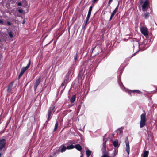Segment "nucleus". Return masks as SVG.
<instances>
[{
	"label": "nucleus",
	"instance_id": "e433bc0d",
	"mask_svg": "<svg viewBox=\"0 0 157 157\" xmlns=\"http://www.w3.org/2000/svg\"><path fill=\"white\" fill-rule=\"evenodd\" d=\"M7 24L9 25H11V23L10 22H7Z\"/></svg>",
	"mask_w": 157,
	"mask_h": 157
},
{
	"label": "nucleus",
	"instance_id": "a878e982",
	"mask_svg": "<svg viewBox=\"0 0 157 157\" xmlns=\"http://www.w3.org/2000/svg\"><path fill=\"white\" fill-rule=\"evenodd\" d=\"M8 34H9V36L11 38H12L13 37V34L12 33V32H9L8 33Z\"/></svg>",
	"mask_w": 157,
	"mask_h": 157
},
{
	"label": "nucleus",
	"instance_id": "bb28decb",
	"mask_svg": "<svg viewBox=\"0 0 157 157\" xmlns=\"http://www.w3.org/2000/svg\"><path fill=\"white\" fill-rule=\"evenodd\" d=\"M77 56H78V54H77V53H76V54L75 55V56H74V60L76 61L77 60Z\"/></svg>",
	"mask_w": 157,
	"mask_h": 157
},
{
	"label": "nucleus",
	"instance_id": "f3484780",
	"mask_svg": "<svg viewBox=\"0 0 157 157\" xmlns=\"http://www.w3.org/2000/svg\"><path fill=\"white\" fill-rule=\"evenodd\" d=\"M75 99L76 96L75 95H73L70 99L71 102L72 103H73L75 101Z\"/></svg>",
	"mask_w": 157,
	"mask_h": 157
},
{
	"label": "nucleus",
	"instance_id": "7ed1b4c3",
	"mask_svg": "<svg viewBox=\"0 0 157 157\" xmlns=\"http://www.w3.org/2000/svg\"><path fill=\"white\" fill-rule=\"evenodd\" d=\"M146 114L145 113L142 114L140 116V127L142 128L146 124Z\"/></svg>",
	"mask_w": 157,
	"mask_h": 157
},
{
	"label": "nucleus",
	"instance_id": "dca6fc26",
	"mask_svg": "<svg viewBox=\"0 0 157 157\" xmlns=\"http://www.w3.org/2000/svg\"><path fill=\"white\" fill-rule=\"evenodd\" d=\"M74 148L79 151H81L82 149L81 147L79 144H78L75 146H74Z\"/></svg>",
	"mask_w": 157,
	"mask_h": 157
},
{
	"label": "nucleus",
	"instance_id": "b1692460",
	"mask_svg": "<svg viewBox=\"0 0 157 157\" xmlns=\"http://www.w3.org/2000/svg\"><path fill=\"white\" fill-rule=\"evenodd\" d=\"M58 126V122L57 121L56 123L55 126V128H54V130L55 131H56L57 129Z\"/></svg>",
	"mask_w": 157,
	"mask_h": 157
},
{
	"label": "nucleus",
	"instance_id": "f704fd0d",
	"mask_svg": "<svg viewBox=\"0 0 157 157\" xmlns=\"http://www.w3.org/2000/svg\"><path fill=\"white\" fill-rule=\"evenodd\" d=\"M17 5L19 6H21L22 5V4L21 2H19L17 3Z\"/></svg>",
	"mask_w": 157,
	"mask_h": 157
},
{
	"label": "nucleus",
	"instance_id": "aec40b11",
	"mask_svg": "<svg viewBox=\"0 0 157 157\" xmlns=\"http://www.w3.org/2000/svg\"><path fill=\"white\" fill-rule=\"evenodd\" d=\"M91 154V151L89 150H87L86 151V154L87 157H89Z\"/></svg>",
	"mask_w": 157,
	"mask_h": 157
},
{
	"label": "nucleus",
	"instance_id": "c756f323",
	"mask_svg": "<svg viewBox=\"0 0 157 157\" xmlns=\"http://www.w3.org/2000/svg\"><path fill=\"white\" fill-rule=\"evenodd\" d=\"M89 19L86 18V21H85V25H86V24L87 23V22L89 21Z\"/></svg>",
	"mask_w": 157,
	"mask_h": 157
},
{
	"label": "nucleus",
	"instance_id": "7c9ffc66",
	"mask_svg": "<svg viewBox=\"0 0 157 157\" xmlns=\"http://www.w3.org/2000/svg\"><path fill=\"white\" fill-rule=\"evenodd\" d=\"M67 84H65V83L64 82L62 83L61 85V87L62 86H64L65 85H66Z\"/></svg>",
	"mask_w": 157,
	"mask_h": 157
},
{
	"label": "nucleus",
	"instance_id": "ddd939ff",
	"mask_svg": "<svg viewBox=\"0 0 157 157\" xmlns=\"http://www.w3.org/2000/svg\"><path fill=\"white\" fill-rule=\"evenodd\" d=\"M113 146L115 147V148H117L119 147L120 146V143L118 142V140L117 139L115 140L113 142Z\"/></svg>",
	"mask_w": 157,
	"mask_h": 157
},
{
	"label": "nucleus",
	"instance_id": "37998d69",
	"mask_svg": "<svg viewBox=\"0 0 157 157\" xmlns=\"http://www.w3.org/2000/svg\"><path fill=\"white\" fill-rule=\"evenodd\" d=\"M1 41V39H0V42Z\"/></svg>",
	"mask_w": 157,
	"mask_h": 157
},
{
	"label": "nucleus",
	"instance_id": "4468645a",
	"mask_svg": "<svg viewBox=\"0 0 157 157\" xmlns=\"http://www.w3.org/2000/svg\"><path fill=\"white\" fill-rule=\"evenodd\" d=\"M30 61H29L28 63L27 64L26 67H23L21 69V71L24 73L25 71L29 67L30 65Z\"/></svg>",
	"mask_w": 157,
	"mask_h": 157
},
{
	"label": "nucleus",
	"instance_id": "72a5a7b5",
	"mask_svg": "<svg viewBox=\"0 0 157 157\" xmlns=\"http://www.w3.org/2000/svg\"><path fill=\"white\" fill-rule=\"evenodd\" d=\"M90 15H87V16L86 17V18L89 19L90 18Z\"/></svg>",
	"mask_w": 157,
	"mask_h": 157
},
{
	"label": "nucleus",
	"instance_id": "4c0bfd02",
	"mask_svg": "<svg viewBox=\"0 0 157 157\" xmlns=\"http://www.w3.org/2000/svg\"><path fill=\"white\" fill-rule=\"evenodd\" d=\"M98 47L100 48V51H101V48H100V47H99V46H98V47H97V48H98Z\"/></svg>",
	"mask_w": 157,
	"mask_h": 157
},
{
	"label": "nucleus",
	"instance_id": "5701e85b",
	"mask_svg": "<svg viewBox=\"0 0 157 157\" xmlns=\"http://www.w3.org/2000/svg\"><path fill=\"white\" fill-rule=\"evenodd\" d=\"M116 132L117 135L120 134L121 133H122V129H119L116 131Z\"/></svg>",
	"mask_w": 157,
	"mask_h": 157
},
{
	"label": "nucleus",
	"instance_id": "ea45409f",
	"mask_svg": "<svg viewBox=\"0 0 157 157\" xmlns=\"http://www.w3.org/2000/svg\"><path fill=\"white\" fill-rule=\"evenodd\" d=\"M97 0H93V2H95Z\"/></svg>",
	"mask_w": 157,
	"mask_h": 157
},
{
	"label": "nucleus",
	"instance_id": "2f4dec72",
	"mask_svg": "<svg viewBox=\"0 0 157 157\" xmlns=\"http://www.w3.org/2000/svg\"><path fill=\"white\" fill-rule=\"evenodd\" d=\"M113 1V0H109L108 2V4H110Z\"/></svg>",
	"mask_w": 157,
	"mask_h": 157
},
{
	"label": "nucleus",
	"instance_id": "473e14b6",
	"mask_svg": "<svg viewBox=\"0 0 157 157\" xmlns=\"http://www.w3.org/2000/svg\"><path fill=\"white\" fill-rule=\"evenodd\" d=\"M81 71H80L79 72V75H78V77H81L82 75H81Z\"/></svg>",
	"mask_w": 157,
	"mask_h": 157
},
{
	"label": "nucleus",
	"instance_id": "9d476101",
	"mask_svg": "<svg viewBox=\"0 0 157 157\" xmlns=\"http://www.w3.org/2000/svg\"><path fill=\"white\" fill-rule=\"evenodd\" d=\"M40 78H39L36 80L34 86V88L35 91L36 90L38 86L40 84Z\"/></svg>",
	"mask_w": 157,
	"mask_h": 157
},
{
	"label": "nucleus",
	"instance_id": "9b49d317",
	"mask_svg": "<svg viewBox=\"0 0 157 157\" xmlns=\"http://www.w3.org/2000/svg\"><path fill=\"white\" fill-rule=\"evenodd\" d=\"M125 91L128 93H130L131 92L132 93H136L137 94H139L140 93H142V92H141L140 91L138 90H129L128 89H125Z\"/></svg>",
	"mask_w": 157,
	"mask_h": 157
},
{
	"label": "nucleus",
	"instance_id": "c85d7f7f",
	"mask_svg": "<svg viewBox=\"0 0 157 157\" xmlns=\"http://www.w3.org/2000/svg\"><path fill=\"white\" fill-rule=\"evenodd\" d=\"M18 12L20 13H23V10L21 9H19L18 10Z\"/></svg>",
	"mask_w": 157,
	"mask_h": 157
},
{
	"label": "nucleus",
	"instance_id": "58836bf2",
	"mask_svg": "<svg viewBox=\"0 0 157 157\" xmlns=\"http://www.w3.org/2000/svg\"><path fill=\"white\" fill-rule=\"evenodd\" d=\"M96 48V47H95L94 48H93V51Z\"/></svg>",
	"mask_w": 157,
	"mask_h": 157
},
{
	"label": "nucleus",
	"instance_id": "f03ea898",
	"mask_svg": "<svg viewBox=\"0 0 157 157\" xmlns=\"http://www.w3.org/2000/svg\"><path fill=\"white\" fill-rule=\"evenodd\" d=\"M135 46H139L140 48H141L142 50H144L146 49L149 46L147 44V40H144L143 42H140L139 43L137 41L134 42L133 47Z\"/></svg>",
	"mask_w": 157,
	"mask_h": 157
},
{
	"label": "nucleus",
	"instance_id": "f257e3e1",
	"mask_svg": "<svg viewBox=\"0 0 157 157\" xmlns=\"http://www.w3.org/2000/svg\"><path fill=\"white\" fill-rule=\"evenodd\" d=\"M103 148L102 149V151L103 152V155L101 157H115V156L117 154L118 149L115 148L113 153L111 155V156H109V153L106 152V140H105L104 138H103Z\"/></svg>",
	"mask_w": 157,
	"mask_h": 157
},
{
	"label": "nucleus",
	"instance_id": "a211bd4d",
	"mask_svg": "<svg viewBox=\"0 0 157 157\" xmlns=\"http://www.w3.org/2000/svg\"><path fill=\"white\" fill-rule=\"evenodd\" d=\"M144 18L146 19H147L149 16V13L148 12H145L144 15Z\"/></svg>",
	"mask_w": 157,
	"mask_h": 157
},
{
	"label": "nucleus",
	"instance_id": "393cba45",
	"mask_svg": "<svg viewBox=\"0 0 157 157\" xmlns=\"http://www.w3.org/2000/svg\"><path fill=\"white\" fill-rule=\"evenodd\" d=\"M118 83L121 88H122L123 87V86L122 84L120 81L119 80L118 81Z\"/></svg>",
	"mask_w": 157,
	"mask_h": 157
},
{
	"label": "nucleus",
	"instance_id": "0eeeda50",
	"mask_svg": "<svg viewBox=\"0 0 157 157\" xmlns=\"http://www.w3.org/2000/svg\"><path fill=\"white\" fill-rule=\"evenodd\" d=\"M125 143L126 146V148L125 149V150L127 152L128 155H129V154L130 152V147L128 137H127V138H126L125 141Z\"/></svg>",
	"mask_w": 157,
	"mask_h": 157
},
{
	"label": "nucleus",
	"instance_id": "79ce46f5",
	"mask_svg": "<svg viewBox=\"0 0 157 157\" xmlns=\"http://www.w3.org/2000/svg\"><path fill=\"white\" fill-rule=\"evenodd\" d=\"M156 90L157 91V87H156Z\"/></svg>",
	"mask_w": 157,
	"mask_h": 157
},
{
	"label": "nucleus",
	"instance_id": "6ab92c4d",
	"mask_svg": "<svg viewBox=\"0 0 157 157\" xmlns=\"http://www.w3.org/2000/svg\"><path fill=\"white\" fill-rule=\"evenodd\" d=\"M13 82H12L9 86L8 88V91H10L11 88L12 87L13 84Z\"/></svg>",
	"mask_w": 157,
	"mask_h": 157
},
{
	"label": "nucleus",
	"instance_id": "cd10ccee",
	"mask_svg": "<svg viewBox=\"0 0 157 157\" xmlns=\"http://www.w3.org/2000/svg\"><path fill=\"white\" fill-rule=\"evenodd\" d=\"M24 73L23 72H22L21 71L19 75V78H20L22 76V75H23Z\"/></svg>",
	"mask_w": 157,
	"mask_h": 157
},
{
	"label": "nucleus",
	"instance_id": "f8f14e48",
	"mask_svg": "<svg viewBox=\"0 0 157 157\" xmlns=\"http://www.w3.org/2000/svg\"><path fill=\"white\" fill-rule=\"evenodd\" d=\"M71 71H69L68 72V74L66 77L65 79L64 80L63 82L65 83V84H67L69 81V76L70 75V74H71Z\"/></svg>",
	"mask_w": 157,
	"mask_h": 157
},
{
	"label": "nucleus",
	"instance_id": "2eb2a0df",
	"mask_svg": "<svg viewBox=\"0 0 157 157\" xmlns=\"http://www.w3.org/2000/svg\"><path fill=\"white\" fill-rule=\"evenodd\" d=\"M118 5L116 7L115 9L113 11V12L112 14H111L110 17V20L112 19L113 17L114 16V15L115 14V13H116V12H117V11L118 9Z\"/></svg>",
	"mask_w": 157,
	"mask_h": 157
},
{
	"label": "nucleus",
	"instance_id": "4be33fe9",
	"mask_svg": "<svg viewBox=\"0 0 157 157\" xmlns=\"http://www.w3.org/2000/svg\"><path fill=\"white\" fill-rule=\"evenodd\" d=\"M92 9V6H90L89 8V11H88V13L87 15L90 16Z\"/></svg>",
	"mask_w": 157,
	"mask_h": 157
},
{
	"label": "nucleus",
	"instance_id": "a19ab883",
	"mask_svg": "<svg viewBox=\"0 0 157 157\" xmlns=\"http://www.w3.org/2000/svg\"><path fill=\"white\" fill-rule=\"evenodd\" d=\"M80 157H83V155H82Z\"/></svg>",
	"mask_w": 157,
	"mask_h": 157
},
{
	"label": "nucleus",
	"instance_id": "6e6552de",
	"mask_svg": "<svg viewBox=\"0 0 157 157\" xmlns=\"http://www.w3.org/2000/svg\"><path fill=\"white\" fill-rule=\"evenodd\" d=\"M6 144V140L5 139L0 140V151L4 148Z\"/></svg>",
	"mask_w": 157,
	"mask_h": 157
},
{
	"label": "nucleus",
	"instance_id": "1a4fd4ad",
	"mask_svg": "<svg viewBox=\"0 0 157 157\" xmlns=\"http://www.w3.org/2000/svg\"><path fill=\"white\" fill-rule=\"evenodd\" d=\"M61 147H62L61 149L60 148L58 150H56V153H59L60 152H64L67 149V147L64 146H63L62 147L61 146Z\"/></svg>",
	"mask_w": 157,
	"mask_h": 157
},
{
	"label": "nucleus",
	"instance_id": "412c9836",
	"mask_svg": "<svg viewBox=\"0 0 157 157\" xmlns=\"http://www.w3.org/2000/svg\"><path fill=\"white\" fill-rule=\"evenodd\" d=\"M74 146L72 144L71 145L67 147V149H71L74 148Z\"/></svg>",
	"mask_w": 157,
	"mask_h": 157
},
{
	"label": "nucleus",
	"instance_id": "423d86ee",
	"mask_svg": "<svg viewBox=\"0 0 157 157\" xmlns=\"http://www.w3.org/2000/svg\"><path fill=\"white\" fill-rule=\"evenodd\" d=\"M55 108V106L53 105L52 106H51L49 108L48 111V121L52 117V111H53L54 108Z\"/></svg>",
	"mask_w": 157,
	"mask_h": 157
},
{
	"label": "nucleus",
	"instance_id": "39448f33",
	"mask_svg": "<svg viewBox=\"0 0 157 157\" xmlns=\"http://www.w3.org/2000/svg\"><path fill=\"white\" fill-rule=\"evenodd\" d=\"M141 4H142V10L144 11H146L148 8L149 6L148 1V0H145L144 2L141 1Z\"/></svg>",
	"mask_w": 157,
	"mask_h": 157
},
{
	"label": "nucleus",
	"instance_id": "c9c22d12",
	"mask_svg": "<svg viewBox=\"0 0 157 157\" xmlns=\"http://www.w3.org/2000/svg\"><path fill=\"white\" fill-rule=\"evenodd\" d=\"M0 23L1 24H2L3 23V21L2 20H0Z\"/></svg>",
	"mask_w": 157,
	"mask_h": 157
},
{
	"label": "nucleus",
	"instance_id": "20e7f679",
	"mask_svg": "<svg viewBox=\"0 0 157 157\" xmlns=\"http://www.w3.org/2000/svg\"><path fill=\"white\" fill-rule=\"evenodd\" d=\"M140 29L141 33L146 38H148V33L147 28L144 26L141 27Z\"/></svg>",
	"mask_w": 157,
	"mask_h": 157
}]
</instances>
